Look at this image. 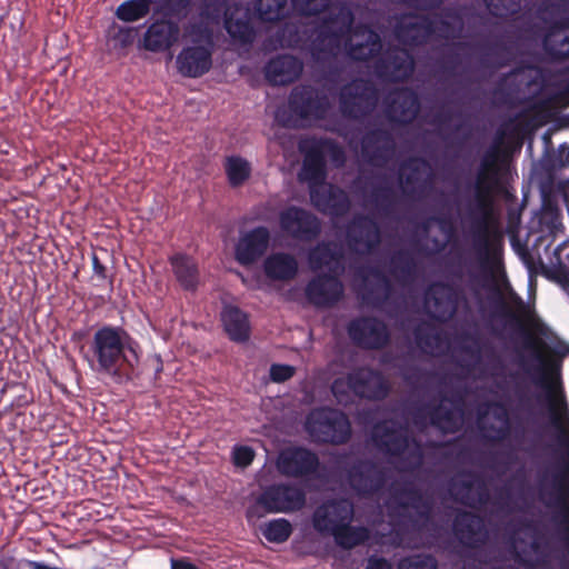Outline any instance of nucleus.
Listing matches in <instances>:
<instances>
[{
  "instance_id": "61",
  "label": "nucleus",
  "mask_w": 569,
  "mask_h": 569,
  "mask_svg": "<svg viewBox=\"0 0 569 569\" xmlns=\"http://www.w3.org/2000/svg\"><path fill=\"white\" fill-rule=\"evenodd\" d=\"M295 373L296 368L290 365L273 363L269 370L270 379L277 383L288 381Z\"/></svg>"
},
{
  "instance_id": "26",
  "label": "nucleus",
  "mask_w": 569,
  "mask_h": 569,
  "mask_svg": "<svg viewBox=\"0 0 569 569\" xmlns=\"http://www.w3.org/2000/svg\"><path fill=\"white\" fill-rule=\"evenodd\" d=\"M479 51V66L483 70L498 71L510 66L517 58L513 47L502 38L490 42L472 44Z\"/></svg>"
},
{
  "instance_id": "55",
  "label": "nucleus",
  "mask_w": 569,
  "mask_h": 569,
  "mask_svg": "<svg viewBox=\"0 0 569 569\" xmlns=\"http://www.w3.org/2000/svg\"><path fill=\"white\" fill-rule=\"evenodd\" d=\"M369 272L372 277H375L380 282H382V284L386 289V293L379 295V293H376L372 289H369L366 292V295L363 296V299L373 306H380L387 300L388 293L391 290V283H390V280L386 277V274L380 269L371 268Z\"/></svg>"
},
{
  "instance_id": "56",
  "label": "nucleus",
  "mask_w": 569,
  "mask_h": 569,
  "mask_svg": "<svg viewBox=\"0 0 569 569\" xmlns=\"http://www.w3.org/2000/svg\"><path fill=\"white\" fill-rule=\"evenodd\" d=\"M202 12L206 17L211 20H219L227 14H231V9L227 0H204L202 6Z\"/></svg>"
},
{
  "instance_id": "43",
  "label": "nucleus",
  "mask_w": 569,
  "mask_h": 569,
  "mask_svg": "<svg viewBox=\"0 0 569 569\" xmlns=\"http://www.w3.org/2000/svg\"><path fill=\"white\" fill-rule=\"evenodd\" d=\"M224 29L234 42L251 44L254 41L256 30L247 17V13H242V17H237L233 11L231 14H227Z\"/></svg>"
},
{
  "instance_id": "14",
  "label": "nucleus",
  "mask_w": 569,
  "mask_h": 569,
  "mask_svg": "<svg viewBox=\"0 0 569 569\" xmlns=\"http://www.w3.org/2000/svg\"><path fill=\"white\" fill-rule=\"evenodd\" d=\"M375 71L383 81L403 82L415 71V58L405 47L389 46L377 59Z\"/></svg>"
},
{
  "instance_id": "44",
  "label": "nucleus",
  "mask_w": 569,
  "mask_h": 569,
  "mask_svg": "<svg viewBox=\"0 0 569 569\" xmlns=\"http://www.w3.org/2000/svg\"><path fill=\"white\" fill-rule=\"evenodd\" d=\"M389 272L400 283H409L417 277V261L407 250H398L390 258Z\"/></svg>"
},
{
  "instance_id": "58",
  "label": "nucleus",
  "mask_w": 569,
  "mask_h": 569,
  "mask_svg": "<svg viewBox=\"0 0 569 569\" xmlns=\"http://www.w3.org/2000/svg\"><path fill=\"white\" fill-rule=\"evenodd\" d=\"M436 559L429 555H417L400 561L398 569H437Z\"/></svg>"
},
{
  "instance_id": "2",
  "label": "nucleus",
  "mask_w": 569,
  "mask_h": 569,
  "mask_svg": "<svg viewBox=\"0 0 569 569\" xmlns=\"http://www.w3.org/2000/svg\"><path fill=\"white\" fill-rule=\"evenodd\" d=\"M505 154L499 144L483 153L470 184L471 194L465 201L463 222H469L468 236L503 233L496 217L497 198L506 191L502 180Z\"/></svg>"
},
{
  "instance_id": "45",
  "label": "nucleus",
  "mask_w": 569,
  "mask_h": 569,
  "mask_svg": "<svg viewBox=\"0 0 569 569\" xmlns=\"http://www.w3.org/2000/svg\"><path fill=\"white\" fill-rule=\"evenodd\" d=\"M472 43L467 41L452 42L443 54L437 59L436 63L438 71L448 77L453 78L458 74V69L461 66V58L459 51L471 50Z\"/></svg>"
},
{
  "instance_id": "23",
  "label": "nucleus",
  "mask_w": 569,
  "mask_h": 569,
  "mask_svg": "<svg viewBox=\"0 0 569 569\" xmlns=\"http://www.w3.org/2000/svg\"><path fill=\"white\" fill-rule=\"evenodd\" d=\"M349 380L352 385V393L368 400H382L389 392L390 387L381 372L361 367L349 372Z\"/></svg>"
},
{
  "instance_id": "24",
  "label": "nucleus",
  "mask_w": 569,
  "mask_h": 569,
  "mask_svg": "<svg viewBox=\"0 0 569 569\" xmlns=\"http://www.w3.org/2000/svg\"><path fill=\"white\" fill-rule=\"evenodd\" d=\"M452 530L458 541L467 548H479L488 540V531L482 518L470 511L457 512Z\"/></svg>"
},
{
  "instance_id": "11",
  "label": "nucleus",
  "mask_w": 569,
  "mask_h": 569,
  "mask_svg": "<svg viewBox=\"0 0 569 569\" xmlns=\"http://www.w3.org/2000/svg\"><path fill=\"white\" fill-rule=\"evenodd\" d=\"M435 33V21L428 14L407 12L400 14L393 26L395 39L407 49L429 43Z\"/></svg>"
},
{
  "instance_id": "40",
  "label": "nucleus",
  "mask_w": 569,
  "mask_h": 569,
  "mask_svg": "<svg viewBox=\"0 0 569 569\" xmlns=\"http://www.w3.org/2000/svg\"><path fill=\"white\" fill-rule=\"evenodd\" d=\"M349 37L329 28L327 26H321L319 33L316 40L312 42V51L313 56L320 58L323 57H335L340 51L342 43L347 49V39Z\"/></svg>"
},
{
  "instance_id": "52",
  "label": "nucleus",
  "mask_w": 569,
  "mask_h": 569,
  "mask_svg": "<svg viewBox=\"0 0 569 569\" xmlns=\"http://www.w3.org/2000/svg\"><path fill=\"white\" fill-rule=\"evenodd\" d=\"M261 532L269 542L282 543L291 536L292 526L284 518L273 519L261 527Z\"/></svg>"
},
{
  "instance_id": "1",
  "label": "nucleus",
  "mask_w": 569,
  "mask_h": 569,
  "mask_svg": "<svg viewBox=\"0 0 569 569\" xmlns=\"http://www.w3.org/2000/svg\"><path fill=\"white\" fill-rule=\"evenodd\" d=\"M492 416L503 427L490 429L495 437L489 441H502L513 436L519 450L532 456L542 436L552 431L556 445L561 449L560 459L550 468L539 469L528 492L545 508L552 511V537L561 546L562 569H569V402L566 396H510L508 405L495 401L490 405ZM530 549L536 555L531 561H522L529 569H549L551 551L549 541L536 527H532Z\"/></svg>"
},
{
  "instance_id": "10",
  "label": "nucleus",
  "mask_w": 569,
  "mask_h": 569,
  "mask_svg": "<svg viewBox=\"0 0 569 569\" xmlns=\"http://www.w3.org/2000/svg\"><path fill=\"white\" fill-rule=\"evenodd\" d=\"M426 301L432 308L431 318L441 323L452 320L460 305L468 302L460 286L446 281L430 284L426 290Z\"/></svg>"
},
{
  "instance_id": "51",
  "label": "nucleus",
  "mask_w": 569,
  "mask_h": 569,
  "mask_svg": "<svg viewBox=\"0 0 569 569\" xmlns=\"http://www.w3.org/2000/svg\"><path fill=\"white\" fill-rule=\"evenodd\" d=\"M148 0H127L116 10V16L124 22H133L144 18L150 12Z\"/></svg>"
},
{
  "instance_id": "38",
  "label": "nucleus",
  "mask_w": 569,
  "mask_h": 569,
  "mask_svg": "<svg viewBox=\"0 0 569 569\" xmlns=\"http://www.w3.org/2000/svg\"><path fill=\"white\" fill-rule=\"evenodd\" d=\"M537 12L548 23L546 30H569V0H540Z\"/></svg>"
},
{
  "instance_id": "46",
  "label": "nucleus",
  "mask_w": 569,
  "mask_h": 569,
  "mask_svg": "<svg viewBox=\"0 0 569 569\" xmlns=\"http://www.w3.org/2000/svg\"><path fill=\"white\" fill-rule=\"evenodd\" d=\"M346 521L333 535L336 543L343 549H352L369 539V530L361 526H351Z\"/></svg>"
},
{
  "instance_id": "57",
  "label": "nucleus",
  "mask_w": 569,
  "mask_h": 569,
  "mask_svg": "<svg viewBox=\"0 0 569 569\" xmlns=\"http://www.w3.org/2000/svg\"><path fill=\"white\" fill-rule=\"evenodd\" d=\"M316 142L317 144H321V150L325 152V158L328 156L337 167L345 164V151L337 142L331 139H316Z\"/></svg>"
},
{
  "instance_id": "32",
  "label": "nucleus",
  "mask_w": 569,
  "mask_h": 569,
  "mask_svg": "<svg viewBox=\"0 0 569 569\" xmlns=\"http://www.w3.org/2000/svg\"><path fill=\"white\" fill-rule=\"evenodd\" d=\"M179 27L169 20H157L146 31L143 47L151 52L168 50L179 37Z\"/></svg>"
},
{
  "instance_id": "25",
  "label": "nucleus",
  "mask_w": 569,
  "mask_h": 569,
  "mask_svg": "<svg viewBox=\"0 0 569 569\" xmlns=\"http://www.w3.org/2000/svg\"><path fill=\"white\" fill-rule=\"evenodd\" d=\"M310 199L313 206L321 212L332 217L346 216L350 208L351 201L348 193L336 184H321L310 189Z\"/></svg>"
},
{
  "instance_id": "42",
  "label": "nucleus",
  "mask_w": 569,
  "mask_h": 569,
  "mask_svg": "<svg viewBox=\"0 0 569 569\" xmlns=\"http://www.w3.org/2000/svg\"><path fill=\"white\" fill-rule=\"evenodd\" d=\"M565 30H546L542 38V49L551 62L569 60V34Z\"/></svg>"
},
{
  "instance_id": "16",
  "label": "nucleus",
  "mask_w": 569,
  "mask_h": 569,
  "mask_svg": "<svg viewBox=\"0 0 569 569\" xmlns=\"http://www.w3.org/2000/svg\"><path fill=\"white\" fill-rule=\"evenodd\" d=\"M353 505L348 499H329L312 513V527L321 536H332L346 521H352Z\"/></svg>"
},
{
  "instance_id": "47",
  "label": "nucleus",
  "mask_w": 569,
  "mask_h": 569,
  "mask_svg": "<svg viewBox=\"0 0 569 569\" xmlns=\"http://www.w3.org/2000/svg\"><path fill=\"white\" fill-rule=\"evenodd\" d=\"M224 171L232 188L241 187L251 176V164L240 156H229L224 161Z\"/></svg>"
},
{
  "instance_id": "50",
  "label": "nucleus",
  "mask_w": 569,
  "mask_h": 569,
  "mask_svg": "<svg viewBox=\"0 0 569 569\" xmlns=\"http://www.w3.org/2000/svg\"><path fill=\"white\" fill-rule=\"evenodd\" d=\"M355 14L352 10L347 6H341L337 12L331 13L329 18L322 23L332 28L333 30L350 37L353 33Z\"/></svg>"
},
{
  "instance_id": "21",
  "label": "nucleus",
  "mask_w": 569,
  "mask_h": 569,
  "mask_svg": "<svg viewBox=\"0 0 569 569\" xmlns=\"http://www.w3.org/2000/svg\"><path fill=\"white\" fill-rule=\"evenodd\" d=\"M420 111V99L415 90L408 87L390 92L386 99V116L390 122L409 124Z\"/></svg>"
},
{
  "instance_id": "59",
  "label": "nucleus",
  "mask_w": 569,
  "mask_h": 569,
  "mask_svg": "<svg viewBox=\"0 0 569 569\" xmlns=\"http://www.w3.org/2000/svg\"><path fill=\"white\" fill-rule=\"evenodd\" d=\"M330 389L338 403L347 405L350 399V392H352V385L349 380V373L345 378L335 379Z\"/></svg>"
},
{
  "instance_id": "48",
  "label": "nucleus",
  "mask_w": 569,
  "mask_h": 569,
  "mask_svg": "<svg viewBox=\"0 0 569 569\" xmlns=\"http://www.w3.org/2000/svg\"><path fill=\"white\" fill-rule=\"evenodd\" d=\"M368 201L372 203L380 213L389 216L393 211L396 203L395 191L388 184H376L368 196Z\"/></svg>"
},
{
  "instance_id": "60",
  "label": "nucleus",
  "mask_w": 569,
  "mask_h": 569,
  "mask_svg": "<svg viewBox=\"0 0 569 569\" xmlns=\"http://www.w3.org/2000/svg\"><path fill=\"white\" fill-rule=\"evenodd\" d=\"M254 451L248 446H236L232 451V460L234 466L246 468L252 463Z\"/></svg>"
},
{
  "instance_id": "7",
  "label": "nucleus",
  "mask_w": 569,
  "mask_h": 569,
  "mask_svg": "<svg viewBox=\"0 0 569 569\" xmlns=\"http://www.w3.org/2000/svg\"><path fill=\"white\" fill-rule=\"evenodd\" d=\"M306 429L313 440L320 443L343 445L351 438V423L348 417L331 408L312 411L307 418Z\"/></svg>"
},
{
  "instance_id": "64",
  "label": "nucleus",
  "mask_w": 569,
  "mask_h": 569,
  "mask_svg": "<svg viewBox=\"0 0 569 569\" xmlns=\"http://www.w3.org/2000/svg\"><path fill=\"white\" fill-rule=\"evenodd\" d=\"M453 119V112L451 109L441 107L432 117L431 123L439 128L440 131H445Z\"/></svg>"
},
{
  "instance_id": "39",
  "label": "nucleus",
  "mask_w": 569,
  "mask_h": 569,
  "mask_svg": "<svg viewBox=\"0 0 569 569\" xmlns=\"http://www.w3.org/2000/svg\"><path fill=\"white\" fill-rule=\"evenodd\" d=\"M447 400L442 397L438 403H427L429 423L446 433H453L460 429L461 419L455 409L443 405Z\"/></svg>"
},
{
  "instance_id": "29",
  "label": "nucleus",
  "mask_w": 569,
  "mask_h": 569,
  "mask_svg": "<svg viewBox=\"0 0 569 569\" xmlns=\"http://www.w3.org/2000/svg\"><path fill=\"white\" fill-rule=\"evenodd\" d=\"M303 152V162L300 171V179L307 181L311 188H317L325 183L327 178V162L321 144H317L312 139L307 146H300Z\"/></svg>"
},
{
  "instance_id": "33",
  "label": "nucleus",
  "mask_w": 569,
  "mask_h": 569,
  "mask_svg": "<svg viewBox=\"0 0 569 569\" xmlns=\"http://www.w3.org/2000/svg\"><path fill=\"white\" fill-rule=\"evenodd\" d=\"M169 262L180 287L186 291H196L200 283L197 261L186 253H174L169 258Z\"/></svg>"
},
{
  "instance_id": "8",
  "label": "nucleus",
  "mask_w": 569,
  "mask_h": 569,
  "mask_svg": "<svg viewBox=\"0 0 569 569\" xmlns=\"http://www.w3.org/2000/svg\"><path fill=\"white\" fill-rule=\"evenodd\" d=\"M346 479L352 491L361 498L379 495L388 481L387 468L370 458H357L345 467Z\"/></svg>"
},
{
  "instance_id": "15",
  "label": "nucleus",
  "mask_w": 569,
  "mask_h": 569,
  "mask_svg": "<svg viewBox=\"0 0 569 569\" xmlns=\"http://www.w3.org/2000/svg\"><path fill=\"white\" fill-rule=\"evenodd\" d=\"M346 241L352 252L371 253L381 243L378 222L370 216L355 214L346 226Z\"/></svg>"
},
{
  "instance_id": "20",
  "label": "nucleus",
  "mask_w": 569,
  "mask_h": 569,
  "mask_svg": "<svg viewBox=\"0 0 569 569\" xmlns=\"http://www.w3.org/2000/svg\"><path fill=\"white\" fill-rule=\"evenodd\" d=\"M340 274L321 273L313 277L306 286L305 295L309 303L317 308H329L343 297Z\"/></svg>"
},
{
  "instance_id": "18",
  "label": "nucleus",
  "mask_w": 569,
  "mask_h": 569,
  "mask_svg": "<svg viewBox=\"0 0 569 569\" xmlns=\"http://www.w3.org/2000/svg\"><path fill=\"white\" fill-rule=\"evenodd\" d=\"M360 146L363 160L377 168L385 167L396 151L392 133L381 127L368 129L361 138Z\"/></svg>"
},
{
  "instance_id": "41",
  "label": "nucleus",
  "mask_w": 569,
  "mask_h": 569,
  "mask_svg": "<svg viewBox=\"0 0 569 569\" xmlns=\"http://www.w3.org/2000/svg\"><path fill=\"white\" fill-rule=\"evenodd\" d=\"M435 21L433 37L441 40H455L461 37L463 20L456 9H445L441 16L432 18Z\"/></svg>"
},
{
  "instance_id": "54",
  "label": "nucleus",
  "mask_w": 569,
  "mask_h": 569,
  "mask_svg": "<svg viewBox=\"0 0 569 569\" xmlns=\"http://www.w3.org/2000/svg\"><path fill=\"white\" fill-rule=\"evenodd\" d=\"M331 0H291L293 9L301 16L311 17L325 12Z\"/></svg>"
},
{
  "instance_id": "35",
  "label": "nucleus",
  "mask_w": 569,
  "mask_h": 569,
  "mask_svg": "<svg viewBox=\"0 0 569 569\" xmlns=\"http://www.w3.org/2000/svg\"><path fill=\"white\" fill-rule=\"evenodd\" d=\"M221 322L230 340L246 342L250 337L248 315L239 307L228 305L221 311Z\"/></svg>"
},
{
  "instance_id": "12",
  "label": "nucleus",
  "mask_w": 569,
  "mask_h": 569,
  "mask_svg": "<svg viewBox=\"0 0 569 569\" xmlns=\"http://www.w3.org/2000/svg\"><path fill=\"white\" fill-rule=\"evenodd\" d=\"M351 341L366 350H381L390 342L387 325L376 317L362 316L352 319L347 326Z\"/></svg>"
},
{
  "instance_id": "62",
  "label": "nucleus",
  "mask_w": 569,
  "mask_h": 569,
  "mask_svg": "<svg viewBox=\"0 0 569 569\" xmlns=\"http://www.w3.org/2000/svg\"><path fill=\"white\" fill-rule=\"evenodd\" d=\"M415 340L419 347H432L439 336L432 333L423 326H418L413 331Z\"/></svg>"
},
{
  "instance_id": "6",
  "label": "nucleus",
  "mask_w": 569,
  "mask_h": 569,
  "mask_svg": "<svg viewBox=\"0 0 569 569\" xmlns=\"http://www.w3.org/2000/svg\"><path fill=\"white\" fill-rule=\"evenodd\" d=\"M288 108L291 117L283 119L281 112L277 119L286 127H295L298 120L325 119L329 109L327 96L310 84L295 87L288 99Z\"/></svg>"
},
{
  "instance_id": "36",
  "label": "nucleus",
  "mask_w": 569,
  "mask_h": 569,
  "mask_svg": "<svg viewBox=\"0 0 569 569\" xmlns=\"http://www.w3.org/2000/svg\"><path fill=\"white\" fill-rule=\"evenodd\" d=\"M428 168V162L421 158L411 159L401 166L399 181L406 197L416 198L422 192L421 174Z\"/></svg>"
},
{
  "instance_id": "31",
  "label": "nucleus",
  "mask_w": 569,
  "mask_h": 569,
  "mask_svg": "<svg viewBox=\"0 0 569 569\" xmlns=\"http://www.w3.org/2000/svg\"><path fill=\"white\" fill-rule=\"evenodd\" d=\"M303 70L300 59L291 54H279L264 67L267 80L273 86H287L299 79Z\"/></svg>"
},
{
  "instance_id": "30",
  "label": "nucleus",
  "mask_w": 569,
  "mask_h": 569,
  "mask_svg": "<svg viewBox=\"0 0 569 569\" xmlns=\"http://www.w3.org/2000/svg\"><path fill=\"white\" fill-rule=\"evenodd\" d=\"M177 69L187 78H200L212 67V52L202 46L183 48L177 56Z\"/></svg>"
},
{
  "instance_id": "4",
  "label": "nucleus",
  "mask_w": 569,
  "mask_h": 569,
  "mask_svg": "<svg viewBox=\"0 0 569 569\" xmlns=\"http://www.w3.org/2000/svg\"><path fill=\"white\" fill-rule=\"evenodd\" d=\"M470 251L453 254L448 263L449 276L461 281L468 276L471 284L483 286L492 279L503 264L505 234H473Z\"/></svg>"
},
{
  "instance_id": "22",
  "label": "nucleus",
  "mask_w": 569,
  "mask_h": 569,
  "mask_svg": "<svg viewBox=\"0 0 569 569\" xmlns=\"http://www.w3.org/2000/svg\"><path fill=\"white\" fill-rule=\"evenodd\" d=\"M381 51L380 34L368 24H356L347 39V56L353 61L366 62L380 56Z\"/></svg>"
},
{
  "instance_id": "37",
  "label": "nucleus",
  "mask_w": 569,
  "mask_h": 569,
  "mask_svg": "<svg viewBox=\"0 0 569 569\" xmlns=\"http://www.w3.org/2000/svg\"><path fill=\"white\" fill-rule=\"evenodd\" d=\"M266 276L271 280L288 281L298 273L297 259L287 252H276L267 257L263 262Z\"/></svg>"
},
{
  "instance_id": "17",
  "label": "nucleus",
  "mask_w": 569,
  "mask_h": 569,
  "mask_svg": "<svg viewBox=\"0 0 569 569\" xmlns=\"http://www.w3.org/2000/svg\"><path fill=\"white\" fill-rule=\"evenodd\" d=\"M257 503L269 513L298 511L306 503V493L296 486L271 485L261 492Z\"/></svg>"
},
{
  "instance_id": "49",
  "label": "nucleus",
  "mask_w": 569,
  "mask_h": 569,
  "mask_svg": "<svg viewBox=\"0 0 569 569\" xmlns=\"http://www.w3.org/2000/svg\"><path fill=\"white\" fill-rule=\"evenodd\" d=\"M287 0H256L254 10L263 22H277L286 16Z\"/></svg>"
},
{
  "instance_id": "3",
  "label": "nucleus",
  "mask_w": 569,
  "mask_h": 569,
  "mask_svg": "<svg viewBox=\"0 0 569 569\" xmlns=\"http://www.w3.org/2000/svg\"><path fill=\"white\" fill-rule=\"evenodd\" d=\"M84 359L93 372L123 385L133 379L140 346L123 327L103 325L93 332Z\"/></svg>"
},
{
  "instance_id": "9",
  "label": "nucleus",
  "mask_w": 569,
  "mask_h": 569,
  "mask_svg": "<svg viewBox=\"0 0 569 569\" xmlns=\"http://www.w3.org/2000/svg\"><path fill=\"white\" fill-rule=\"evenodd\" d=\"M378 103L376 87L363 79H356L342 86L339 93V109L351 120H362L370 116Z\"/></svg>"
},
{
  "instance_id": "63",
  "label": "nucleus",
  "mask_w": 569,
  "mask_h": 569,
  "mask_svg": "<svg viewBox=\"0 0 569 569\" xmlns=\"http://www.w3.org/2000/svg\"><path fill=\"white\" fill-rule=\"evenodd\" d=\"M549 166L553 169H561L569 166V146L561 144L558 152L548 158Z\"/></svg>"
},
{
  "instance_id": "28",
  "label": "nucleus",
  "mask_w": 569,
  "mask_h": 569,
  "mask_svg": "<svg viewBox=\"0 0 569 569\" xmlns=\"http://www.w3.org/2000/svg\"><path fill=\"white\" fill-rule=\"evenodd\" d=\"M391 497L400 508L413 509L417 516L425 522L431 519L433 512L432 497L423 493L412 483H403L395 487Z\"/></svg>"
},
{
  "instance_id": "5",
  "label": "nucleus",
  "mask_w": 569,
  "mask_h": 569,
  "mask_svg": "<svg viewBox=\"0 0 569 569\" xmlns=\"http://www.w3.org/2000/svg\"><path fill=\"white\" fill-rule=\"evenodd\" d=\"M371 438L381 452L391 457H405V462L411 470L419 469L423 462L421 445L406 431L390 426L388 422H378L373 426Z\"/></svg>"
},
{
  "instance_id": "19",
  "label": "nucleus",
  "mask_w": 569,
  "mask_h": 569,
  "mask_svg": "<svg viewBox=\"0 0 569 569\" xmlns=\"http://www.w3.org/2000/svg\"><path fill=\"white\" fill-rule=\"evenodd\" d=\"M320 467L316 452L305 447H291L282 450L277 460L279 472L287 477L302 478L315 475Z\"/></svg>"
},
{
  "instance_id": "53",
  "label": "nucleus",
  "mask_w": 569,
  "mask_h": 569,
  "mask_svg": "<svg viewBox=\"0 0 569 569\" xmlns=\"http://www.w3.org/2000/svg\"><path fill=\"white\" fill-rule=\"evenodd\" d=\"M489 13L497 18L517 14L521 9V0H485Z\"/></svg>"
},
{
  "instance_id": "34",
  "label": "nucleus",
  "mask_w": 569,
  "mask_h": 569,
  "mask_svg": "<svg viewBox=\"0 0 569 569\" xmlns=\"http://www.w3.org/2000/svg\"><path fill=\"white\" fill-rule=\"evenodd\" d=\"M308 260L315 271L326 267L329 273L341 274L345 270L341 250L329 242H322L312 248L308 254Z\"/></svg>"
},
{
  "instance_id": "13",
  "label": "nucleus",
  "mask_w": 569,
  "mask_h": 569,
  "mask_svg": "<svg viewBox=\"0 0 569 569\" xmlns=\"http://www.w3.org/2000/svg\"><path fill=\"white\" fill-rule=\"evenodd\" d=\"M279 227L287 237L303 242L313 241L321 233L319 218L297 206H290L279 213Z\"/></svg>"
},
{
  "instance_id": "27",
  "label": "nucleus",
  "mask_w": 569,
  "mask_h": 569,
  "mask_svg": "<svg viewBox=\"0 0 569 569\" xmlns=\"http://www.w3.org/2000/svg\"><path fill=\"white\" fill-rule=\"evenodd\" d=\"M270 242L269 229L258 226L246 232L236 246V260L242 266H250L267 251Z\"/></svg>"
}]
</instances>
